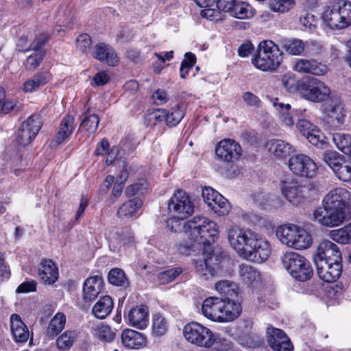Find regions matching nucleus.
I'll return each mask as SVG.
<instances>
[{
  "label": "nucleus",
  "instance_id": "obj_1",
  "mask_svg": "<svg viewBox=\"0 0 351 351\" xmlns=\"http://www.w3.org/2000/svg\"><path fill=\"white\" fill-rule=\"evenodd\" d=\"M183 228L191 242L204 247L203 258L195 261L194 263L197 275L204 280L213 279L217 274L219 261L218 256L206 246L214 243L217 237V225L207 217L196 216L186 221Z\"/></svg>",
  "mask_w": 351,
  "mask_h": 351
},
{
  "label": "nucleus",
  "instance_id": "obj_2",
  "mask_svg": "<svg viewBox=\"0 0 351 351\" xmlns=\"http://www.w3.org/2000/svg\"><path fill=\"white\" fill-rule=\"evenodd\" d=\"M227 235L231 247L244 259L263 263L270 256L269 243L250 229L233 226L228 229Z\"/></svg>",
  "mask_w": 351,
  "mask_h": 351
},
{
  "label": "nucleus",
  "instance_id": "obj_3",
  "mask_svg": "<svg viewBox=\"0 0 351 351\" xmlns=\"http://www.w3.org/2000/svg\"><path fill=\"white\" fill-rule=\"evenodd\" d=\"M242 311L241 305L234 299L210 297L202 304V315L217 322H229L237 318Z\"/></svg>",
  "mask_w": 351,
  "mask_h": 351
},
{
  "label": "nucleus",
  "instance_id": "obj_4",
  "mask_svg": "<svg viewBox=\"0 0 351 351\" xmlns=\"http://www.w3.org/2000/svg\"><path fill=\"white\" fill-rule=\"evenodd\" d=\"M283 53L271 40H263L258 45V54L252 60V64L263 71H274L282 63Z\"/></svg>",
  "mask_w": 351,
  "mask_h": 351
},
{
  "label": "nucleus",
  "instance_id": "obj_5",
  "mask_svg": "<svg viewBox=\"0 0 351 351\" xmlns=\"http://www.w3.org/2000/svg\"><path fill=\"white\" fill-rule=\"evenodd\" d=\"M276 234L282 244L295 250L306 249L312 243L311 236L306 230L291 223L278 226Z\"/></svg>",
  "mask_w": 351,
  "mask_h": 351
},
{
  "label": "nucleus",
  "instance_id": "obj_6",
  "mask_svg": "<svg viewBox=\"0 0 351 351\" xmlns=\"http://www.w3.org/2000/svg\"><path fill=\"white\" fill-rule=\"evenodd\" d=\"M283 268L294 279L304 282L313 275L310 262L302 255L295 252H287L280 257Z\"/></svg>",
  "mask_w": 351,
  "mask_h": 351
},
{
  "label": "nucleus",
  "instance_id": "obj_7",
  "mask_svg": "<svg viewBox=\"0 0 351 351\" xmlns=\"http://www.w3.org/2000/svg\"><path fill=\"white\" fill-rule=\"evenodd\" d=\"M298 92L306 100L320 103L327 100L331 93L330 88L317 78H310L298 85Z\"/></svg>",
  "mask_w": 351,
  "mask_h": 351
},
{
  "label": "nucleus",
  "instance_id": "obj_8",
  "mask_svg": "<svg viewBox=\"0 0 351 351\" xmlns=\"http://www.w3.org/2000/svg\"><path fill=\"white\" fill-rule=\"evenodd\" d=\"M168 211L172 217L184 220L193 213L194 204L188 193L178 189L168 201Z\"/></svg>",
  "mask_w": 351,
  "mask_h": 351
},
{
  "label": "nucleus",
  "instance_id": "obj_9",
  "mask_svg": "<svg viewBox=\"0 0 351 351\" xmlns=\"http://www.w3.org/2000/svg\"><path fill=\"white\" fill-rule=\"evenodd\" d=\"M348 208L324 206L315 209L313 219L319 224L332 228L342 224L348 217Z\"/></svg>",
  "mask_w": 351,
  "mask_h": 351
},
{
  "label": "nucleus",
  "instance_id": "obj_10",
  "mask_svg": "<svg viewBox=\"0 0 351 351\" xmlns=\"http://www.w3.org/2000/svg\"><path fill=\"white\" fill-rule=\"evenodd\" d=\"M185 339L190 343L202 347L210 348L215 342L213 332L197 322L186 324L183 330Z\"/></svg>",
  "mask_w": 351,
  "mask_h": 351
},
{
  "label": "nucleus",
  "instance_id": "obj_11",
  "mask_svg": "<svg viewBox=\"0 0 351 351\" xmlns=\"http://www.w3.org/2000/svg\"><path fill=\"white\" fill-rule=\"evenodd\" d=\"M323 160L339 180L343 182L351 180L350 158H346L335 151H328L324 154Z\"/></svg>",
  "mask_w": 351,
  "mask_h": 351
},
{
  "label": "nucleus",
  "instance_id": "obj_12",
  "mask_svg": "<svg viewBox=\"0 0 351 351\" xmlns=\"http://www.w3.org/2000/svg\"><path fill=\"white\" fill-rule=\"evenodd\" d=\"M282 195L293 206H299L304 202L308 188L294 179H287L280 183Z\"/></svg>",
  "mask_w": 351,
  "mask_h": 351
},
{
  "label": "nucleus",
  "instance_id": "obj_13",
  "mask_svg": "<svg viewBox=\"0 0 351 351\" xmlns=\"http://www.w3.org/2000/svg\"><path fill=\"white\" fill-rule=\"evenodd\" d=\"M43 122L39 114H34L27 117L21 125L16 134L18 143L25 146L29 144L41 129Z\"/></svg>",
  "mask_w": 351,
  "mask_h": 351
},
{
  "label": "nucleus",
  "instance_id": "obj_14",
  "mask_svg": "<svg viewBox=\"0 0 351 351\" xmlns=\"http://www.w3.org/2000/svg\"><path fill=\"white\" fill-rule=\"evenodd\" d=\"M288 166L290 171L295 175L313 178L317 171L315 162L305 154H295L289 159Z\"/></svg>",
  "mask_w": 351,
  "mask_h": 351
},
{
  "label": "nucleus",
  "instance_id": "obj_15",
  "mask_svg": "<svg viewBox=\"0 0 351 351\" xmlns=\"http://www.w3.org/2000/svg\"><path fill=\"white\" fill-rule=\"evenodd\" d=\"M341 252L338 246L327 239L323 240L319 243L313 254L314 263L320 261L341 262Z\"/></svg>",
  "mask_w": 351,
  "mask_h": 351
},
{
  "label": "nucleus",
  "instance_id": "obj_16",
  "mask_svg": "<svg viewBox=\"0 0 351 351\" xmlns=\"http://www.w3.org/2000/svg\"><path fill=\"white\" fill-rule=\"evenodd\" d=\"M215 153L222 160L233 162L241 156L242 149L234 140L227 138L221 140L217 144Z\"/></svg>",
  "mask_w": 351,
  "mask_h": 351
},
{
  "label": "nucleus",
  "instance_id": "obj_17",
  "mask_svg": "<svg viewBox=\"0 0 351 351\" xmlns=\"http://www.w3.org/2000/svg\"><path fill=\"white\" fill-rule=\"evenodd\" d=\"M267 342L271 351H291L293 345L285 332L280 329L268 327Z\"/></svg>",
  "mask_w": 351,
  "mask_h": 351
},
{
  "label": "nucleus",
  "instance_id": "obj_18",
  "mask_svg": "<svg viewBox=\"0 0 351 351\" xmlns=\"http://www.w3.org/2000/svg\"><path fill=\"white\" fill-rule=\"evenodd\" d=\"M109 247L111 251L117 252L121 247L126 248L133 247L135 241L130 230H121L112 232L108 236Z\"/></svg>",
  "mask_w": 351,
  "mask_h": 351
},
{
  "label": "nucleus",
  "instance_id": "obj_19",
  "mask_svg": "<svg viewBox=\"0 0 351 351\" xmlns=\"http://www.w3.org/2000/svg\"><path fill=\"white\" fill-rule=\"evenodd\" d=\"M273 106L276 109L279 119L281 123L286 127H292L295 123L294 116L299 117H302L306 110H294L291 109V106L289 104H284L280 102L278 98H275L273 100Z\"/></svg>",
  "mask_w": 351,
  "mask_h": 351
},
{
  "label": "nucleus",
  "instance_id": "obj_20",
  "mask_svg": "<svg viewBox=\"0 0 351 351\" xmlns=\"http://www.w3.org/2000/svg\"><path fill=\"white\" fill-rule=\"evenodd\" d=\"M314 263L317 268V275L326 282H333L341 276L342 271L341 262L320 261Z\"/></svg>",
  "mask_w": 351,
  "mask_h": 351
},
{
  "label": "nucleus",
  "instance_id": "obj_21",
  "mask_svg": "<svg viewBox=\"0 0 351 351\" xmlns=\"http://www.w3.org/2000/svg\"><path fill=\"white\" fill-rule=\"evenodd\" d=\"M293 69L301 73H310L314 75L322 76L328 71V66L315 60L298 59L294 64Z\"/></svg>",
  "mask_w": 351,
  "mask_h": 351
},
{
  "label": "nucleus",
  "instance_id": "obj_22",
  "mask_svg": "<svg viewBox=\"0 0 351 351\" xmlns=\"http://www.w3.org/2000/svg\"><path fill=\"white\" fill-rule=\"evenodd\" d=\"M350 193L343 188H336L330 191L323 199V206L341 208H348Z\"/></svg>",
  "mask_w": 351,
  "mask_h": 351
},
{
  "label": "nucleus",
  "instance_id": "obj_23",
  "mask_svg": "<svg viewBox=\"0 0 351 351\" xmlns=\"http://www.w3.org/2000/svg\"><path fill=\"white\" fill-rule=\"evenodd\" d=\"M128 324L139 330L146 328L149 323V310L146 306L140 305L131 308L128 315Z\"/></svg>",
  "mask_w": 351,
  "mask_h": 351
},
{
  "label": "nucleus",
  "instance_id": "obj_24",
  "mask_svg": "<svg viewBox=\"0 0 351 351\" xmlns=\"http://www.w3.org/2000/svg\"><path fill=\"white\" fill-rule=\"evenodd\" d=\"M74 122L75 118L71 115H66L62 119L58 131L52 139V146H58L69 139L75 129Z\"/></svg>",
  "mask_w": 351,
  "mask_h": 351
},
{
  "label": "nucleus",
  "instance_id": "obj_25",
  "mask_svg": "<svg viewBox=\"0 0 351 351\" xmlns=\"http://www.w3.org/2000/svg\"><path fill=\"white\" fill-rule=\"evenodd\" d=\"M326 117L332 125L337 127L344 122L345 112L342 104L339 101H332L323 108Z\"/></svg>",
  "mask_w": 351,
  "mask_h": 351
},
{
  "label": "nucleus",
  "instance_id": "obj_26",
  "mask_svg": "<svg viewBox=\"0 0 351 351\" xmlns=\"http://www.w3.org/2000/svg\"><path fill=\"white\" fill-rule=\"evenodd\" d=\"M121 342L129 349H140L146 345L147 338L140 332L127 328L122 332Z\"/></svg>",
  "mask_w": 351,
  "mask_h": 351
},
{
  "label": "nucleus",
  "instance_id": "obj_27",
  "mask_svg": "<svg viewBox=\"0 0 351 351\" xmlns=\"http://www.w3.org/2000/svg\"><path fill=\"white\" fill-rule=\"evenodd\" d=\"M92 56L95 59L105 62L110 66L116 65L119 61L114 49L104 43H98L94 47Z\"/></svg>",
  "mask_w": 351,
  "mask_h": 351
},
{
  "label": "nucleus",
  "instance_id": "obj_28",
  "mask_svg": "<svg viewBox=\"0 0 351 351\" xmlns=\"http://www.w3.org/2000/svg\"><path fill=\"white\" fill-rule=\"evenodd\" d=\"M237 337L239 343L243 346H253L257 337L253 331L252 322L246 320L240 324L237 329Z\"/></svg>",
  "mask_w": 351,
  "mask_h": 351
},
{
  "label": "nucleus",
  "instance_id": "obj_29",
  "mask_svg": "<svg viewBox=\"0 0 351 351\" xmlns=\"http://www.w3.org/2000/svg\"><path fill=\"white\" fill-rule=\"evenodd\" d=\"M38 276L45 284L53 285L58 278V268L51 260H43L38 269Z\"/></svg>",
  "mask_w": 351,
  "mask_h": 351
},
{
  "label": "nucleus",
  "instance_id": "obj_30",
  "mask_svg": "<svg viewBox=\"0 0 351 351\" xmlns=\"http://www.w3.org/2000/svg\"><path fill=\"white\" fill-rule=\"evenodd\" d=\"M10 330L16 342L25 343L28 340V328L17 314H12L10 316Z\"/></svg>",
  "mask_w": 351,
  "mask_h": 351
},
{
  "label": "nucleus",
  "instance_id": "obj_31",
  "mask_svg": "<svg viewBox=\"0 0 351 351\" xmlns=\"http://www.w3.org/2000/svg\"><path fill=\"white\" fill-rule=\"evenodd\" d=\"M102 282L101 277L97 276L87 278L83 287L84 300L90 302L97 298L101 291Z\"/></svg>",
  "mask_w": 351,
  "mask_h": 351
},
{
  "label": "nucleus",
  "instance_id": "obj_32",
  "mask_svg": "<svg viewBox=\"0 0 351 351\" xmlns=\"http://www.w3.org/2000/svg\"><path fill=\"white\" fill-rule=\"evenodd\" d=\"M269 152L278 158H283L293 152V147L288 143L279 139H272L266 144Z\"/></svg>",
  "mask_w": 351,
  "mask_h": 351
},
{
  "label": "nucleus",
  "instance_id": "obj_33",
  "mask_svg": "<svg viewBox=\"0 0 351 351\" xmlns=\"http://www.w3.org/2000/svg\"><path fill=\"white\" fill-rule=\"evenodd\" d=\"M66 322V315L61 312L57 313L51 318L47 327L46 336L49 339L57 337L64 330Z\"/></svg>",
  "mask_w": 351,
  "mask_h": 351
},
{
  "label": "nucleus",
  "instance_id": "obj_34",
  "mask_svg": "<svg viewBox=\"0 0 351 351\" xmlns=\"http://www.w3.org/2000/svg\"><path fill=\"white\" fill-rule=\"evenodd\" d=\"M322 19L324 22L332 29L344 28V25H343L341 22V19L336 3L332 6H327L325 8L322 14Z\"/></svg>",
  "mask_w": 351,
  "mask_h": 351
},
{
  "label": "nucleus",
  "instance_id": "obj_35",
  "mask_svg": "<svg viewBox=\"0 0 351 351\" xmlns=\"http://www.w3.org/2000/svg\"><path fill=\"white\" fill-rule=\"evenodd\" d=\"M241 280L246 285L253 286L259 282L261 275L258 270L247 264H241L239 268Z\"/></svg>",
  "mask_w": 351,
  "mask_h": 351
},
{
  "label": "nucleus",
  "instance_id": "obj_36",
  "mask_svg": "<svg viewBox=\"0 0 351 351\" xmlns=\"http://www.w3.org/2000/svg\"><path fill=\"white\" fill-rule=\"evenodd\" d=\"M50 79L51 75L49 73H38L23 83V90L25 93L34 92L46 84Z\"/></svg>",
  "mask_w": 351,
  "mask_h": 351
},
{
  "label": "nucleus",
  "instance_id": "obj_37",
  "mask_svg": "<svg viewBox=\"0 0 351 351\" xmlns=\"http://www.w3.org/2000/svg\"><path fill=\"white\" fill-rule=\"evenodd\" d=\"M77 332L74 330H66L60 334L56 339V346L59 351H67L74 345Z\"/></svg>",
  "mask_w": 351,
  "mask_h": 351
},
{
  "label": "nucleus",
  "instance_id": "obj_38",
  "mask_svg": "<svg viewBox=\"0 0 351 351\" xmlns=\"http://www.w3.org/2000/svg\"><path fill=\"white\" fill-rule=\"evenodd\" d=\"M113 308V302L109 295L100 298L93 306L92 312L99 319H104L110 313Z\"/></svg>",
  "mask_w": 351,
  "mask_h": 351
},
{
  "label": "nucleus",
  "instance_id": "obj_39",
  "mask_svg": "<svg viewBox=\"0 0 351 351\" xmlns=\"http://www.w3.org/2000/svg\"><path fill=\"white\" fill-rule=\"evenodd\" d=\"M142 205V200L138 197L130 199L119 207L117 210V215L121 219L131 217L136 214Z\"/></svg>",
  "mask_w": 351,
  "mask_h": 351
},
{
  "label": "nucleus",
  "instance_id": "obj_40",
  "mask_svg": "<svg viewBox=\"0 0 351 351\" xmlns=\"http://www.w3.org/2000/svg\"><path fill=\"white\" fill-rule=\"evenodd\" d=\"M215 290L224 298L234 299L239 293V288L236 283L228 280L218 281L215 284Z\"/></svg>",
  "mask_w": 351,
  "mask_h": 351
},
{
  "label": "nucleus",
  "instance_id": "obj_41",
  "mask_svg": "<svg viewBox=\"0 0 351 351\" xmlns=\"http://www.w3.org/2000/svg\"><path fill=\"white\" fill-rule=\"evenodd\" d=\"M255 14V10L247 2L237 0L230 14L238 19H248Z\"/></svg>",
  "mask_w": 351,
  "mask_h": 351
},
{
  "label": "nucleus",
  "instance_id": "obj_42",
  "mask_svg": "<svg viewBox=\"0 0 351 351\" xmlns=\"http://www.w3.org/2000/svg\"><path fill=\"white\" fill-rule=\"evenodd\" d=\"M169 324L161 314L155 313L152 318V335L154 337H162L167 332Z\"/></svg>",
  "mask_w": 351,
  "mask_h": 351
},
{
  "label": "nucleus",
  "instance_id": "obj_43",
  "mask_svg": "<svg viewBox=\"0 0 351 351\" xmlns=\"http://www.w3.org/2000/svg\"><path fill=\"white\" fill-rule=\"evenodd\" d=\"M332 141L336 147L347 155L351 154V136L343 133L333 134Z\"/></svg>",
  "mask_w": 351,
  "mask_h": 351
},
{
  "label": "nucleus",
  "instance_id": "obj_44",
  "mask_svg": "<svg viewBox=\"0 0 351 351\" xmlns=\"http://www.w3.org/2000/svg\"><path fill=\"white\" fill-rule=\"evenodd\" d=\"M99 123V119L96 114H90L86 112L83 114L80 127L82 130L89 134H93L96 131Z\"/></svg>",
  "mask_w": 351,
  "mask_h": 351
},
{
  "label": "nucleus",
  "instance_id": "obj_45",
  "mask_svg": "<svg viewBox=\"0 0 351 351\" xmlns=\"http://www.w3.org/2000/svg\"><path fill=\"white\" fill-rule=\"evenodd\" d=\"M166 123L169 126L177 125L183 119L184 113L182 107L179 105L171 108L169 110H166Z\"/></svg>",
  "mask_w": 351,
  "mask_h": 351
},
{
  "label": "nucleus",
  "instance_id": "obj_46",
  "mask_svg": "<svg viewBox=\"0 0 351 351\" xmlns=\"http://www.w3.org/2000/svg\"><path fill=\"white\" fill-rule=\"evenodd\" d=\"M96 335L100 341L110 343L116 337V330L108 325L101 324L97 328Z\"/></svg>",
  "mask_w": 351,
  "mask_h": 351
},
{
  "label": "nucleus",
  "instance_id": "obj_47",
  "mask_svg": "<svg viewBox=\"0 0 351 351\" xmlns=\"http://www.w3.org/2000/svg\"><path fill=\"white\" fill-rule=\"evenodd\" d=\"M306 45L302 40L292 39L285 42L283 48L293 56L300 55L306 48Z\"/></svg>",
  "mask_w": 351,
  "mask_h": 351
},
{
  "label": "nucleus",
  "instance_id": "obj_48",
  "mask_svg": "<svg viewBox=\"0 0 351 351\" xmlns=\"http://www.w3.org/2000/svg\"><path fill=\"white\" fill-rule=\"evenodd\" d=\"M344 28L351 24V3L342 1L336 3Z\"/></svg>",
  "mask_w": 351,
  "mask_h": 351
},
{
  "label": "nucleus",
  "instance_id": "obj_49",
  "mask_svg": "<svg viewBox=\"0 0 351 351\" xmlns=\"http://www.w3.org/2000/svg\"><path fill=\"white\" fill-rule=\"evenodd\" d=\"M44 56V51H34L24 62L23 66L25 69L29 71H34L40 65Z\"/></svg>",
  "mask_w": 351,
  "mask_h": 351
},
{
  "label": "nucleus",
  "instance_id": "obj_50",
  "mask_svg": "<svg viewBox=\"0 0 351 351\" xmlns=\"http://www.w3.org/2000/svg\"><path fill=\"white\" fill-rule=\"evenodd\" d=\"M295 4V0H270L269 8L276 12L285 13L289 11Z\"/></svg>",
  "mask_w": 351,
  "mask_h": 351
},
{
  "label": "nucleus",
  "instance_id": "obj_51",
  "mask_svg": "<svg viewBox=\"0 0 351 351\" xmlns=\"http://www.w3.org/2000/svg\"><path fill=\"white\" fill-rule=\"evenodd\" d=\"M108 278L110 284L116 286H125L128 284L124 271L119 268L111 269L108 273Z\"/></svg>",
  "mask_w": 351,
  "mask_h": 351
},
{
  "label": "nucleus",
  "instance_id": "obj_52",
  "mask_svg": "<svg viewBox=\"0 0 351 351\" xmlns=\"http://www.w3.org/2000/svg\"><path fill=\"white\" fill-rule=\"evenodd\" d=\"M305 137L310 143L318 147L322 148L326 143L324 134L317 127L311 130Z\"/></svg>",
  "mask_w": 351,
  "mask_h": 351
},
{
  "label": "nucleus",
  "instance_id": "obj_53",
  "mask_svg": "<svg viewBox=\"0 0 351 351\" xmlns=\"http://www.w3.org/2000/svg\"><path fill=\"white\" fill-rule=\"evenodd\" d=\"M181 272L179 267L172 268L158 274V280L160 284L165 285L173 280Z\"/></svg>",
  "mask_w": 351,
  "mask_h": 351
},
{
  "label": "nucleus",
  "instance_id": "obj_54",
  "mask_svg": "<svg viewBox=\"0 0 351 351\" xmlns=\"http://www.w3.org/2000/svg\"><path fill=\"white\" fill-rule=\"evenodd\" d=\"M147 186L146 181L141 180L138 182L128 186L125 193L129 197L143 194L146 191Z\"/></svg>",
  "mask_w": 351,
  "mask_h": 351
},
{
  "label": "nucleus",
  "instance_id": "obj_55",
  "mask_svg": "<svg viewBox=\"0 0 351 351\" xmlns=\"http://www.w3.org/2000/svg\"><path fill=\"white\" fill-rule=\"evenodd\" d=\"M218 203H213L210 207L218 215H225L229 212V204L226 198L221 194L218 197Z\"/></svg>",
  "mask_w": 351,
  "mask_h": 351
},
{
  "label": "nucleus",
  "instance_id": "obj_56",
  "mask_svg": "<svg viewBox=\"0 0 351 351\" xmlns=\"http://www.w3.org/2000/svg\"><path fill=\"white\" fill-rule=\"evenodd\" d=\"M91 45V38L87 34H82L76 38V47L82 53H86Z\"/></svg>",
  "mask_w": 351,
  "mask_h": 351
},
{
  "label": "nucleus",
  "instance_id": "obj_57",
  "mask_svg": "<svg viewBox=\"0 0 351 351\" xmlns=\"http://www.w3.org/2000/svg\"><path fill=\"white\" fill-rule=\"evenodd\" d=\"M200 14L203 18L211 21L217 22L222 19L221 13L219 8H206L201 11Z\"/></svg>",
  "mask_w": 351,
  "mask_h": 351
},
{
  "label": "nucleus",
  "instance_id": "obj_58",
  "mask_svg": "<svg viewBox=\"0 0 351 351\" xmlns=\"http://www.w3.org/2000/svg\"><path fill=\"white\" fill-rule=\"evenodd\" d=\"M296 127L300 133L306 136L309 132H311L316 126L311 123L307 119L303 118L298 119V122L296 123Z\"/></svg>",
  "mask_w": 351,
  "mask_h": 351
},
{
  "label": "nucleus",
  "instance_id": "obj_59",
  "mask_svg": "<svg viewBox=\"0 0 351 351\" xmlns=\"http://www.w3.org/2000/svg\"><path fill=\"white\" fill-rule=\"evenodd\" d=\"M202 195L204 202L207 204L208 207H210L213 204L212 201L220 195L217 191L214 190L211 187L204 188L202 189Z\"/></svg>",
  "mask_w": 351,
  "mask_h": 351
},
{
  "label": "nucleus",
  "instance_id": "obj_60",
  "mask_svg": "<svg viewBox=\"0 0 351 351\" xmlns=\"http://www.w3.org/2000/svg\"><path fill=\"white\" fill-rule=\"evenodd\" d=\"M346 230L344 227L331 230L330 232V237L335 242L346 244L348 243V237L346 236Z\"/></svg>",
  "mask_w": 351,
  "mask_h": 351
},
{
  "label": "nucleus",
  "instance_id": "obj_61",
  "mask_svg": "<svg viewBox=\"0 0 351 351\" xmlns=\"http://www.w3.org/2000/svg\"><path fill=\"white\" fill-rule=\"evenodd\" d=\"M237 0H217L216 6L220 11L231 14Z\"/></svg>",
  "mask_w": 351,
  "mask_h": 351
},
{
  "label": "nucleus",
  "instance_id": "obj_62",
  "mask_svg": "<svg viewBox=\"0 0 351 351\" xmlns=\"http://www.w3.org/2000/svg\"><path fill=\"white\" fill-rule=\"evenodd\" d=\"M213 347L210 351H232V346L230 343L225 339H219L215 341L213 344Z\"/></svg>",
  "mask_w": 351,
  "mask_h": 351
},
{
  "label": "nucleus",
  "instance_id": "obj_63",
  "mask_svg": "<svg viewBox=\"0 0 351 351\" xmlns=\"http://www.w3.org/2000/svg\"><path fill=\"white\" fill-rule=\"evenodd\" d=\"M243 99L247 105L252 107H258L261 104L259 98L250 92H245L243 95Z\"/></svg>",
  "mask_w": 351,
  "mask_h": 351
},
{
  "label": "nucleus",
  "instance_id": "obj_64",
  "mask_svg": "<svg viewBox=\"0 0 351 351\" xmlns=\"http://www.w3.org/2000/svg\"><path fill=\"white\" fill-rule=\"evenodd\" d=\"M152 99L156 105H162L168 100L167 93L164 90L158 89L154 92Z\"/></svg>",
  "mask_w": 351,
  "mask_h": 351
}]
</instances>
